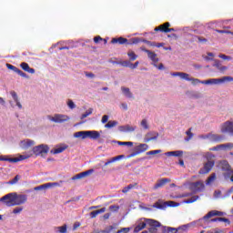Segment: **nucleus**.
Segmentation results:
<instances>
[{
  "mask_svg": "<svg viewBox=\"0 0 233 233\" xmlns=\"http://www.w3.org/2000/svg\"><path fill=\"white\" fill-rule=\"evenodd\" d=\"M23 145V148H30V147H33L34 141L27 139L21 142Z\"/></svg>",
  "mask_w": 233,
  "mask_h": 233,
  "instance_id": "72a5a7b5",
  "label": "nucleus"
},
{
  "mask_svg": "<svg viewBox=\"0 0 233 233\" xmlns=\"http://www.w3.org/2000/svg\"><path fill=\"white\" fill-rule=\"evenodd\" d=\"M186 94L190 99H201L203 97V95L198 91H187Z\"/></svg>",
  "mask_w": 233,
  "mask_h": 233,
  "instance_id": "6ab92c4d",
  "label": "nucleus"
},
{
  "mask_svg": "<svg viewBox=\"0 0 233 233\" xmlns=\"http://www.w3.org/2000/svg\"><path fill=\"white\" fill-rule=\"evenodd\" d=\"M204 157L207 160L204 162L203 167L199 169L198 174H208L212 168H214V165H216V155L210 152H207L204 154Z\"/></svg>",
  "mask_w": 233,
  "mask_h": 233,
  "instance_id": "f03ea898",
  "label": "nucleus"
},
{
  "mask_svg": "<svg viewBox=\"0 0 233 233\" xmlns=\"http://www.w3.org/2000/svg\"><path fill=\"white\" fill-rule=\"evenodd\" d=\"M198 199H199V196L196 195V196L191 197L188 199H185L183 201V203H187V204L194 203V202L198 201Z\"/></svg>",
  "mask_w": 233,
  "mask_h": 233,
  "instance_id": "58836bf2",
  "label": "nucleus"
},
{
  "mask_svg": "<svg viewBox=\"0 0 233 233\" xmlns=\"http://www.w3.org/2000/svg\"><path fill=\"white\" fill-rule=\"evenodd\" d=\"M20 66L22 69H24L25 72H28L29 74H35V69L31 68L26 62L21 63Z\"/></svg>",
  "mask_w": 233,
  "mask_h": 233,
  "instance_id": "5701e85b",
  "label": "nucleus"
},
{
  "mask_svg": "<svg viewBox=\"0 0 233 233\" xmlns=\"http://www.w3.org/2000/svg\"><path fill=\"white\" fill-rule=\"evenodd\" d=\"M32 155H20L19 157L10 158L8 156H0V161H8L9 163H19V161H25L28 159Z\"/></svg>",
  "mask_w": 233,
  "mask_h": 233,
  "instance_id": "423d86ee",
  "label": "nucleus"
},
{
  "mask_svg": "<svg viewBox=\"0 0 233 233\" xmlns=\"http://www.w3.org/2000/svg\"><path fill=\"white\" fill-rule=\"evenodd\" d=\"M94 112V108L90 107L87 111H86L80 117V119H85V117H88V116L92 115Z\"/></svg>",
  "mask_w": 233,
  "mask_h": 233,
  "instance_id": "37998d69",
  "label": "nucleus"
},
{
  "mask_svg": "<svg viewBox=\"0 0 233 233\" xmlns=\"http://www.w3.org/2000/svg\"><path fill=\"white\" fill-rule=\"evenodd\" d=\"M66 228H67V226L66 224H65L64 226L56 227V230H57V232L59 233H66Z\"/></svg>",
  "mask_w": 233,
  "mask_h": 233,
  "instance_id": "a18cd8bd",
  "label": "nucleus"
},
{
  "mask_svg": "<svg viewBox=\"0 0 233 233\" xmlns=\"http://www.w3.org/2000/svg\"><path fill=\"white\" fill-rule=\"evenodd\" d=\"M221 132L222 134H229L233 136V122L232 121H226L221 126Z\"/></svg>",
  "mask_w": 233,
  "mask_h": 233,
  "instance_id": "9d476101",
  "label": "nucleus"
},
{
  "mask_svg": "<svg viewBox=\"0 0 233 233\" xmlns=\"http://www.w3.org/2000/svg\"><path fill=\"white\" fill-rule=\"evenodd\" d=\"M216 180V173H212L210 177H208L206 180V185H210V183H213Z\"/></svg>",
  "mask_w": 233,
  "mask_h": 233,
  "instance_id": "79ce46f5",
  "label": "nucleus"
},
{
  "mask_svg": "<svg viewBox=\"0 0 233 233\" xmlns=\"http://www.w3.org/2000/svg\"><path fill=\"white\" fill-rule=\"evenodd\" d=\"M159 137V133L156 131H149L145 135L144 141L145 143H148V141H156Z\"/></svg>",
  "mask_w": 233,
  "mask_h": 233,
  "instance_id": "f8f14e48",
  "label": "nucleus"
},
{
  "mask_svg": "<svg viewBox=\"0 0 233 233\" xmlns=\"http://www.w3.org/2000/svg\"><path fill=\"white\" fill-rule=\"evenodd\" d=\"M170 178H161L157 181V183L154 185L153 188L154 190H157V188H161V187H165L166 183H170Z\"/></svg>",
  "mask_w": 233,
  "mask_h": 233,
  "instance_id": "f3484780",
  "label": "nucleus"
},
{
  "mask_svg": "<svg viewBox=\"0 0 233 233\" xmlns=\"http://www.w3.org/2000/svg\"><path fill=\"white\" fill-rule=\"evenodd\" d=\"M127 56L129 57V61H136L137 59V55L134 51H128Z\"/></svg>",
  "mask_w": 233,
  "mask_h": 233,
  "instance_id": "a19ab883",
  "label": "nucleus"
},
{
  "mask_svg": "<svg viewBox=\"0 0 233 233\" xmlns=\"http://www.w3.org/2000/svg\"><path fill=\"white\" fill-rule=\"evenodd\" d=\"M104 212H106V208H102L98 210H95V211H92L89 216L92 219H94V218H96L97 215L99 214H103Z\"/></svg>",
  "mask_w": 233,
  "mask_h": 233,
  "instance_id": "c756f323",
  "label": "nucleus"
},
{
  "mask_svg": "<svg viewBox=\"0 0 233 233\" xmlns=\"http://www.w3.org/2000/svg\"><path fill=\"white\" fill-rule=\"evenodd\" d=\"M145 43L146 45H148L149 46H156V42L148 41L147 39H141L140 38V43Z\"/></svg>",
  "mask_w": 233,
  "mask_h": 233,
  "instance_id": "09e8293b",
  "label": "nucleus"
},
{
  "mask_svg": "<svg viewBox=\"0 0 233 233\" xmlns=\"http://www.w3.org/2000/svg\"><path fill=\"white\" fill-rule=\"evenodd\" d=\"M192 41H196L198 43H207L208 40L203 36L194 35L192 37Z\"/></svg>",
  "mask_w": 233,
  "mask_h": 233,
  "instance_id": "c9c22d12",
  "label": "nucleus"
},
{
  "mask_svg": "<svg viewBox=\"0 0 233 233\" xmlns=\"http://www.w3.org/2000/svg\"><path fill=\"white\" fill-rule=\"evenodd\" d=\"M233 81L232 76H223L222 78H210L208 80H203L202 85H221L223 83Z\"/></svg>",
  "mask_w": 233,
  "mask_h": 233,
  "instance_id": "39448f33",
  "label": "nucleus"
},
{
  "mask_svg": "<svg viewBox=\"0 0 233 233\" xmlns=\"http://www.w3.org/2000/svg\"><path fill=\"white\" fill-rule=\"evenodd\" d=\"M81 173L83 177H86L87 176H90V174H94V169H88Z\"/></svg>",
  "mask_w": 233,
  "mask_h": 233,
  "instance_id": "864d4df0",
  "label": "nucleus"
},
{
  "mask_svg": "<svg viewBox=\"0 0 233 233\" xmlns=\"http://www.w3.org/2000/svg\"><path fill=\"white\" fill-rule=\"evenodd\" d=\"M137 128L136 126H130V125H125V126H119L118 130L119 132H134Z\"/></svg>",
  "mask_w": 233,
  "mask_h": 233,
  "instance_id": "a211bd4d",
  "label": "nucleus"
},
{
  "mask_svg": "<svg viewBox=\"0 0 233 233\" xmlns=\"http://www.w3.org/2000/svg\"><path fill=\"white\" fill-rule=\"evenodd\" d=\"M8 70H13V72H15V74H18L21 77H25V79H28V75L26 73L23 72L21 69L17 68L15 66H12L11 64L5 65Z\"/></svg>",
  "mask_w": 233,
  "mask_h": 233,
  "instance_id": "ddd939ff",
  "label": "nucleus"
},
{
  "mask_svg": "<svg viewBox=\"0 0 233 233\" xmlns=\"http://www.w3.org/2000/svg\"><path fill=\"white\" fill-rule=\"evenodd\" d=\"M159 26H160V30H168V28H170V23L166 22L160 25Z\"/></svg>",
  "mask_w": 233,
  "mask_h": 233,
  "instance_id": "8fccbe9b",
  "label": "nucleus"
},
{
  "mask_svg": "<svg viewBox=\"0 0 233 233\" xmlns=\"http://www.w3.org/2000/svg\"><path fill=\"white\" fill-rule=\"evenodd\" d=\"M50 121H54V123H65V121H68L70 118L65 115H56L55 116H48Z\"/></svg>",
  "mask_w": 233,
  "mask_h": 233,
  "instance_id": "4468645a",
  "label": "nucleus"
},
{
  "mask_svg": "<svg viewBox=\"0 0 233 233\" xmlns=\"http://www.w3.org/2000/svg\"><path fill=\"white\" fill-rule=\"evenodd\" d=\"M214 216H218V218H221L223 216H227V213L223 211H218V210H211L209 211L206 216H204L199 221L204 219V221H207V219H210V218H214Z\"/></svg>",
  "mask_w": 233,
  "mask_h": 233,
  "instance_id": "9b49d317",
  "label": "nucleus"
},
{
  "mask_svg": "<svg viewBox=\"0 0 233 233\" xmlns=\"http://www.w3.org/2000/svg\"><path fill=\"white\" fill-rule=\"evenodd\" d=\"M156 154H161V149L152 150L147 152V156H156Z\"/></svg>",
  "mask_w": 233,
  "mask_h": 233,
  "instance_id": "603ef678",
  "label": "nucleus"
},
{
  "mask_svg": "<svg viewBox=\"0 0 233 233\" xmlns=\"http://www.w3.org/2000/svg\"><path fill=\"white\" fill-rule=\"evenodd\" d=\"M28 196L25 194H17L15 192L9 193L1 198V201H5L6 207H15L19 205H25L27 201ZM7 200V201H6Z\"/></svg>",
  "mask_w": 233,
  "mask_h": 233,
  "instance_id": "f257e3e1",
  "label": "nucleus"
},
{
  "mask_svg": "<svg viewBox=\"0 0 233 233\" xmlns=\"http://www.w3.org/2000/svg\"><path fill=\"white\" fill-rule=\"evenodd\" d=\"M14 101H17L19 99V97L17 96V93H15V91H11L10 92Z\"/></svg>",
  "mask_w": 233,
  "mask_h": 233,
  "instance_id": "338daca9",
  "label": "nucleus"
},
{
  "mask_svg": "<svg viewBox=\"0 0 233 233\" xmlns=\"http://www.w3.org/2000/svg\"><path fill=\"white\" fill-rule=\"evenodd\" d=\"M74 137H81V139H99L101 137V134L99 131L92 130V131H78L74 134Z\"/></svg>",
  "mask_w": 233,
  "mask_h": 233,
  "instance_id": "7ed1b4c3",
  "label": "nucleus"
},
{
  "mask_svg": "<svg viewBox=\"0 0 233 233\" xmlns=\"http://www.w3.org/2000/svg\"><path fill=\"white\" fill-rule=\"evenodd\" d=\"M147 224L149 225V228L148 231L150 233H157V228H159L161 229V227H163L161 225V223L157 220H154L152 218H147Z\"/></svg>",
  "mask_w": 233,
  "mask_h": 233,
  "instance_id": "0eeeda50",
  "label": "nucleus"
},
{
  "mask_svg": "<svg viewBox=\"0 0 233 233\" xmlns=\"http://www.w3.org/2000/svg\"><path fill=\"white\" fill-rule=\"evenodd\" d=\"M68 148V146H64L56 149L51 150V154H61V152H65Z\"/></svg>",
  "mask_w": 233,
  "mask_h": 233,
  "instance_id": "f704fd0d",
  "label": "nucleus"
},
{
  "mask_svg": "<svg viewBox=\"0 0 233 233\" xmlns=\"http://www.w3.org/2000/svg\"><path fill=\"white\" fill-rule=\"evenodd\" d=\"M101 122L103 123V125H105V123H108V116L107 115H104L102 116Z\"/></svg>",
  "mask_w": 233,
  "mask_h": 233,
  "instance_id": "774afa93",
  "label": "nucleus"
},
{
  "mask_svg": "<svg viewBox=\"0 0 233 233\" xmlns=\"http://www.w3.org/2000/svg\"><path fill=\"white\" fill-rule=\"evenodd\" d=\"M20 212H23V207H17L13 210V214H20Z\"/></svg>",
  "mask_w": 233,
  "mask_h": 233,
  "instance_id": "69168bd1",
  "label": "nucleus"
},
{
  "mask_svg": "<svg viewBox=\"0 0 233 233\" xmlns=\"http://www.w3.org/2000/svg\"><path fill=\"white\" fill-rule=\"evenodd\" d=\"M114 143H117V145L125 146V147H133L134 146V142L114 141Z\"/></svg>",
  "mask_w": 233,
  "mask_h": 233,
  "instance_id": "c03bdc74",
  "label": "nucleus"
},
{
  "mask_svg": "<svg viewBox=\"0 0 233 233\" xmlns=\"http://www.w3.org/2000/svg\"><path fill=\"white\" fill-rule=\"evenodd\" d=\"M121 90L122 94L125 96V97H127V99H132V97H134V94L131 93L130 88L122 86Z\"/></svg>",
  "mask_w": 233,
  "mask_h": 233,
  "instance_id": "a878e982",
  "label": "nucleus"
},
{
  "mask_svg": "<svg viewBox=\"0 0 233 233\" xmlns=\"http://www.w3.org/2000/svg\"><path fill=\"white\" fill-rule=\"evenodd\" d=\"M130 228H123L120 230L116 231L115 233H129Z\"/></svg>",
  "mask_w": 233,
  "mask_h": 233,
  "instance_id": "13d9d810",
  "label": "nucleus"
},
{
  "mask_svg": "<svg viewBox=\"0 0 233 233\" xmlns=\"http://www.w3.org/2000/svg\"><path fill=\"white\" fill-rule=\"evenodd\" d=\"M116 227L114 226H109L106 228V229L102 230L101 233H110V230H115ZM116 233V232H114Z\"/></svg>",
  "mask_w": 233,
  "mask_h": 233,
  "instance_id": "5fc2aeb1",
  "label": "nucleus"
},
{
  "mask_svg": "<svg viewBox=\"0 0 233 233\" xmlns=\"http://www.w3.org/2000/svg\"><path fill=\"white\" fill-rule=\"evenodd\" d=\"M137 187V183L129 184L128 186L125 187L122 189L123 194H127L129 190H132V188H136Z\"/></svg>",
  "mask_w": 233,
  "mask_h": 233,
  "instance_id": "473e14b6",
  "label": "nucleus"
},
{
  "mask_svg": "<svg viewBox=\"0 0 233 233\" xmlns=\"http://www.w3.org/2000/svg\"><path fill=\"white\" fill-rule=\"evenodd\" d=\"M187 137H185V141L188 142L194 137V133H192V127L186 131Z\"/></svg>",
  "mask_w": 233,
  "mask_h": 233,
  "instance_id": "e433bc0d",
  "label": "nucleus"
},
{
  "mask_svg": "<svg viewBox=\"0 0 233 233\" xmlns=\"http://www.w3.org/2000/svg\"><path fill=\"white\" fill-rule=\"evenodd\" d=\"M153 207L154 208H159L160 210H165V208H167V202L158 200L153 205Z\"/></svg>",
  "mask_w": 233,
  "mask_h": 233,
  "instance_id": "c85d7f7f",
  "label": "nucleus"
},
{
  "mask_svg": "<svg viewBox=\"0 0 233 233\" xmlns=\"http://www.w3.org/2000/svg\"><path fill=\"white\" fill-rule=\"evenodd\" d=\"M119 65H121V66H126L127 68H132V62H130V60L120 61Z\"/></svg>",
  "mask_w": 233,
  "mask_h": 233,
  "instance_id": "ea45409f",
  "label": "nucleus"
},
{
  "mask_svg": "<svg viewBox=\"0 0 233 233\" xmlns=\"http://www.w3.org/2000/svg\"><path fill=\"white\" fill-rule=\"evenodd\" d=\"M221 148H233V144L232 143H228V144H221V145H218V146H216L214 147H211L210 150L212 151H218Z\"/></svg>",
  "mask_w": 233,
  "mask_h": 233,
  "instance_id": "4be33fe9",
  "label": "nucleus"
},
{
  "mask_svg": "<svg viewBox=\"0 0 233 233\" xmlns=\"http://www.w3.org/2000/svg\"><path fill=\"white\" fill-rule=\"evenodd\" d=\"M140 125L141 127H143V128H145V130H148V122L147 121V119H143Z\"/></svg>",
  "mask_w": 233,
  "mask_h": 233,
  "instance_id": "6e6d98bb",
  "label": "nucleus"
},
{
  "mask_svg": "<svg viewBox=\"0 0 233 233\" xmlns=\"http://www.w3.org/2000/svg\"><path fill=\"white\" fill-rule=\"evenodd\" d=\"M19 179H21V176L16 175L12 180H10L8 183V185H15V183H17V181H19Z\"/></svg>",
  "mask_w": 233,
  "mask_h": 233,
  "instance_id": "49530a36",
  "label": "nucleus"
},
{
  "mask_svg": "<svg viewBox=\"0 0 233 233\" xmlns=\"http://www.w3.org/2000/svg\"><path fill=\"white\" fill-rule=\"evenodd\" d=\"M109 210L112 212H117L119 210V206L112 205L109 207Z\"/></svg>",
  "mask_w": 233,
  "mask_h": 233,
  "instance_id": "0e129e2a",
  "label": "nucleus"
},
{
  "mask_svg": "<svg viewBox=\"0 0 233 233\" xmlns=\"http://www.w3.org/2000/svg\"><path fill=\"white\" fill-rule=\"evenodd\" d=\"M216 32H218V34H230L231 35H233V32L232 31H228V30L216 29Z\"/></svg>",
  "mask_w": 233,
  "mask_h": 233,
  "instance_id": "bf43d9fd",
  "label": "nucleus"
},
{
  "mask_svg": "<svg viewBox=\"0 0 233 233\" xmlns=\"http://www.w3.org/2000/svg\"><path fill=\"white\" fill-rule=\"evenodd\" d=\"M59 185L57 182H49L44 185H40L34 187V190H48V188H52V187H57Z\"/></svg>",
  "mask_w": 233,
  "mask_h": 233,
  "instance_id": "2eb2a0df",
  "label": "nucleus"
},
{
  "mask_svg": "<svg viewBox=\"0 0 233 233\" xmlns=\"http://www.w3.org/2000/svg\"><path fill=\"white\" fill-rule=\"evenodd\" d=\"M209 141H213L215 143H219V141H223V136L218 134L209 133Z\"/></svg>",
  "mask_w": 233,
  "mask_h": 233,
  "instance_id": "412c9836",
  "label": "nucleus"
},
{
  "mask_svg": "<svg viewBox=\"0 0 233 233\" xmlns=\"http://www.w3.org/2000/svg\"><path fill=\"white\" fill-rule=\"evenodd\" d=\"M67 106H69V108H71V110H74V108H76V104L74 103V101L69 99L67 101Z\"/></svg>",
  "mask_w": 233,
  "mask_h": 233,
  "instance_id": "052dcab7",
  "label": "nucleus"
},
{
  "mask_svg": "<svg viewBox=\"0 0 233 233\" xmlns=\"http://www.w3.org/2000/svg\"><path fill=\"white\" fill-rule=\"evenodd\" d=\"M190 190H192L193 194L203 192V190H205V184L203 181L192 182L190 185Z\"/></svg>",
  "mask_w": 233,
  "mask_h": 233,
  "instance_id": "6e6552de",
  "label": "nucleus"
},
{
  "mask_svg": "<svg viewBox=\"0 0 233 233\" xmlns=\"http://www.w3.org/2000/svg\"><path fill=\"white\" fill-rule=\"evenodd\" d=\"M118 122L116 120H110L107 124L105 125L106 128H114V127H117Z\"/></svg>",
  "mask_w": 233,
  "mask_h": 233,
  "instance_id": "4c0bfd02",
  "label": "nucleus"
},
{
  "mask_svg": "<svg viewBox=\"0 0 233 233\" xmlns=\"http://www.w3.org/2000/svg\"><path fill=\"white\" fill-rule=\"evenodd\" d=\"M134 150H136L137 153H138V154H143V152H147V150H148V145H147V144H140L138 146H136L134 147Z\"/></svg>",
  "mask_w": 233,
  "mask_h": 233,
  "instance_id": "aec40b11",
  "label": "nucleus"
},
{
  "mask_svg": "<svg viewBox=\"0 0 233 233\" xmlns=\"http://www.w3.org/2000/svg\"><path fill=\"white\" fill-rule=\"evenodd\" d=\"M125 155H119L110 159H107V161L105 162L104 167H108V165H110L111 163H116V161H119V159H123Z\"/></svg>",
  "mask_w": 233,
  "mask_h": 233,
  "instance_id": "b1692460",
  "label": "nucleus"
},
{
  "mask_svg": "<svg viewBox=\"0 0 233 233\" xmlns=\"http://www.w3.org/2000/svg\"><path fill=\"white\" fill-rule=\"evenodd\" d=\"M138 43H141V38L139 37H133L130 39H127L125 37H118V38H112L111 44L112 45H137Z\"/></svg>",
  "mask_w": 233,
  "mask_h": 233,
  "instance_id": "20e7f679",
  "label": "nucleus"
},
{
  "mask_svg": "<svg viewBox=\"0 0 233 233\" xmlns=\"http://www.w3.org/2000/svg\"><path fill=\"white\" fill-rule=\"evenodd\" d=\"M144 50V52H146V54H147V56L149 59H151V61H153L154 65H156V63H158L159 62V58H157V54H156L155 52L153 51H150L148 49H142Z\"/></svg>",
  "mask_w": 233,
  "mask_h": 233,
  "instance_id": "dca6fc26",
  "label": "nucleus"
},
{
  "mask_svg": "<svg viewBox=\"0 0 233 233\" xmlns=\"http://www.w3.org/2000/svg\"><path fill=\"white\" fill-rule=\"evenodd\" d=\"M189 81H191L192 85H198V84L203 82V81H201V80H199L198 78H194V77H191Z\"/></svg>",
  "mask_w": 233,
  "mask_h": 233,
  "instance_id": "680f3d73",
  "label": "nucleus"
},
{
  "mask_svg": "<svg viewBox=\"0 0 233 233\" xmlns=\"http://www.w3.org/2000/svg\"><path fill=\"white\" fill-rule=\"evenodd\" d=\"M213 66H216V68H218V70H219V72H225V70L228 69V67L225 66H222L221 61H219L218 59L214 60Z\"/></svg>",
  "mask_w": 233,
  "mask_h": 233,
  "instance_id": "cd10ccee",
  "label": "nucleus"
},
{
  "mask_svg": "<svg viewBox=\"0 0 233 233\" xmlns=\"http://www.w3.org/2000/svg\"><path fill=\"white\" fill-rule=\"evenodd\" d=\"M76 179H83V173H79L72 177L73 181H76Z\"/></svg>",
  "mask_w": 233,
  "mask_h": 233,
  "instance_id": "e2e57ef3",
  "label": "nucleus"
},
{
  "mask_svg": "<svg viewBox=\"0 0 233 233\" xmlns=\"http://www.w3.org/2000/svg\"><path fill=\"white\" fill-rule=\"evenodd\" d=\"M220 166H221V169L224 170L225 172H228L232 169H230V165L228 164V162L227 160H223L221 163H220Z\"/></svg>",
  "mask_w": 233,
  "mask_h": 233,
  "instance_id": "2f4dec72",
  "label": "nucleus"
},
{
  "mask_svg": "<svg viewBox=\"0 0 233 233\" xmlns=\"http://www.w3.org/2000/svg\"><path fill=\"white\" fill-rule=\"evenodd\" d=\"M125 155H119L110 159H107V161L105 162L104 167H108V165H110L111 163H116V161H119V159H123Z\"/></svg>",
  "mask_w": 233,
  "mask_h": 233,
  "instance_id": "393cba45",
  "label": "nucleus"
},
{
  "mask_svg": "<svg viewBox=\"0 0 233 233\" xmlns=\"http://www.w3.org/2000/svg\"><path fill=\"white\" fill-rule=\"evenodd\" d=\"M162 233H177V228L170 227H161Z\"/></svg>",
  "mask_w": 233,
  "mask_h": 233,
  "instance_id": "7c9ffc66",
  "label": "nucleus"
},
{
  "mask_svg": "<svg viewBox=\"0 0 233 233\" xmlns=\"http://www.w3.org/2000/svg\"><path fill=\"white\" fill-rule=\"evenodd\" d=\"M48 150H50V147L45 144L33 147V153L36 156H41V154H48Z\"/></svg>",
  "mask_w": 233,
  "mask_h": 233,
  "instance_id": "1a4fd4ad",
  "label": "nucleus"
},
{
  "mask_svg": "<svg viewBox=\"0 0 233 233\" xmlns=\"http://www.w3.org/2000/svg\"><path fill=\"white\" fill-rule=\"evenodd\" d=\"M165 154L168 157H170L172 156L175 157H183V151H181V150L169 151V152H166Z\"/></svg>",
  "mask_w": 233,
  "mask_h": 233,
  "instance_id": "bb28decb",
  "label": "nucleus"
},
{
  "mask_svg": "<svg viewBox=\"0 0 233 233\" xmlns=\"http://www.w3.org/2000/svg\"><path fill=\"white\" fill-rule=\"evenodd\" d=\"M166 203H167V207H179V203L175 201H167Z\"/></svg>",
  "mask_w": 233,
  "mask_h": 233,
  "instance_id": "4d7b16f0",
  "label": "nucleus"
},
{
  "mask_svg": "<svg viewBox=\"0 0 233 233\" xmlns=\"http://www.w3.org/2000/svg\"><path fill=\"white\" fill-rule=\"evenodd\" d=\"M218 57H220V59H224V61H230L232 59V56L224 54L218 55Z\"/></svg>",
  "mask_w": 233,
  "mask_h": 233,
  "instance_id": "3c124183",
  "label": "nucleus"
},
{
  "mask_svg": "<svg viewBox=\"0 0 233 233\" xmlns=\"http://www.w3.org/2000/svg\"><path fill=\"white\" fill-rule=\"evenodd\" d=\"M180 77L181 79H185L186 81H190L191 79L190 75L183 72H180Z\"/></svg>",
  "mask_w": 233,
  "mask_h": 233,
  "instance_id": "de8ad7c7",
  "label": "nucleus"
}]
</instances>
